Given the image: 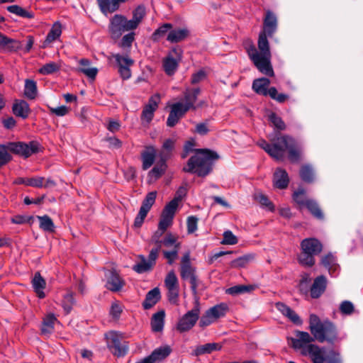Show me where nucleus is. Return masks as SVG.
Returning a JSON list of instances; mask_svg holds the SVG:
<instances>
[{
    "mask_svg": "<svg viewBox=\"0 0 363 363\" xmlns=\"http://www.w3.org/2000/svg\"><path fill=\"white\" fill-rule=\"evenodd\" d=\"M309 329L313 335L312 337L308 333L297 331L296 337H291V346L300 350L301 354L308 348V345L317 340L320 342L328 341L333 342L337 338V331L335 325L328 320L321 321L315 314H311L309 318Z\"/></svg>",
    "mask_w": 363,
    "mask_h": 363,
    "instance_id": "obj_1",
    "label": "nucleus"
},
{
    "mask_svg": "<svg viewBox=\"0 0 363 363\" xmlns=\"http://www.w3.org/2000/svg\"><path fill=\"white\" fill-rule=\"evenodd\" d=\"M194 141H187L184 145V151L189 152L195 151V155L188 160L186 167L183 168V171L196 174L199 177H205L211 172L213 161L218 159V155L216 152L208 149L194 150Z\"/></svg>",
    "mask_w": 363,
    "mask_h": 363,
    "instance_id": "obj_2",
    "label": "nucleus"
},
{
    "mask_svg": "<svg viewBox=\"0 0 363 363\" xmlns=\"http://www.w3.org/2000/svg\"><path fill=\"white\" fill-rule=\"evenodd\" d=\"M267 36V33L263 32L259 33L258 39L259 52L254 45H249L246 49L250 59L257 69L267 76L273 77L274 72L271 64V52Z\"/></svg>",
    "mask_w": 363,
    "mask_h": 363,
    "instance_id": "obj_3",
    "label": "nucleus"
},
{
    "mask_svg": "<svg viewBox=\"0 0 363 363\" xmlns=\"http://www.w3.org/2000/svg\"><path fill=\"white\" fill-rule=\"evenodd\" d=\"M164 233V231L158 228L152 235L150 243L155 245L152 249H157V254L160 252L162 246L166 248L172 247V249L169 250H162L164 257L167 259V263L171 265L178 258L181 243L178 241L177 236L171 233H167L164 238L162 239Z\"/></svg>",
    "mask_w": 363,
    "mask_h": 363,
    "instance_id": "obj_4",
    "label": "nucleus"
},
{
    "mask_svg": "<svg viewBox=\"0 0 363 363\" xmlns=\"http://www.w3.org/2000/svg\"><path fill=\"white\" fill-rule=\"evenodd\" d=\"M201 92L199 88L186 89L184 92V104L177 102L171 106V111L167 120V125L174 127L190 109H196L194 106Z\"/></svg>",
    "mask_w": 363,
    "mask_h": 363,
    "instance_id": "obj_5",
    "label": "nucleus"
},
{
    "mask_svg": "<svg viewBox=\"0 0 363 363\" xmlns=\"http://www.w3.org/2000/svg\"><path fill=\"white\" fill-rule=\"evenodd\" d=\"M274 137L270 138L272 143L270 156L277 161H283L286 152L294 138L287 135H282L279 132H274Z\"/></svg>",
    "mask_w": 363,
    "mask_h": 363,
    "instance_id": "obj_6",
    "label": "nucleus"
},
{
    "mask_svg": "<svg viewBox=\"0 0 363 363\" xmlns=\"http://www.w3.org/2000/svg\"><path fill=\"white\" fill-rule=\"evenodd\" d=\"M201 307L199 298H196L194 301V308L185 313L179 320L177 329L180 333L191 330L196 324L199 318Z\"/></svg>",
    "mask_w": 363,
    "mask_h": 363,
    "instance_id": "obj_7",
    "label": "nucleus"
},
{
    "mask_svg": "<svg viewBox=\"0 0 363 363\" xmlns=\"http://www.w3.org/2000/svg\"><path fill=\"white\" fill-rule=\"evenodd\" d=\"M108 348L117 357H123L128 350V342L123 340L121 333L111 331L106 334Z\"/></svg>",
    "mask_w": 363,
    "mask_h": 363,
    "instance_id": "obj_8",
    "label": "nucleus"
},
{
    "mask_svg": "<svg viewBox=\"0 0 363 363\" xmlns=\"http://www.w3.org/2000/svg\"><path fill=\"white\" fill-rule=\"evenodd\" d=\"M228 311V307L227 304L222 303L216 305L208 309L201 316L199 325L203 328L206 327L216 322L218 319L224 317Z\"/></svg>",
    "mask_w": 363,
    "mask_h": 363,
    "instance_id": "obj_9",
    "label": "nucleus"
},
{
    "mask_svg": "<svg viewBox=\"0 0 363 363\" xmlns=\"http://www.w3.org/2000/svg\"><path fill=\"white\" fill-rule=\"evenodd\" d=\"M6 145L9 151L24 157H28L32 154L38 152L39 149V143L36 141H30L28 143L23 142L9 143Z\"/></svg>",
    "mask_w": 363,
    "mask_h": 363,
    "instance_id": "obj_10",
    "label": "nucleus"
},
{
    "mask_svg": "<svg viewBox=\"0 0 363 363\" xmlns=\"http://www.w3.org/2000/svg\"><path fill=\"white\" fill-rule=\"evenodd\" d=\"M133 30L128 20L123 15L116 14L110 21L109 31L113 38L120 37L123 32Z\"/></svg>",
    "mask_w": 363,
    "mask_h": 363,
    "instance_id": "obj_11",
    "label": "nucleus"
},
{
    "mask_svg": "<svg viewBox=\"0 0 363 363\" xmlns=\"http://www.w3.org/2000/svg\"><path fill=\"white\" fill-rule=\"evenodd\" d=\"M158 255L157 249H152L150 252L147 260L145 256L140 255V258L141 261L133 266V270L138 273H143L149 271L155 264Z\"/></svg>",
    "mask_w": 363,
    "mask_h": 363,
    "instance_id": "obj_12",
    "label": "nucleus"
},
{
    "mask_svg": "<svg viewBox=\"0 0 363 363\" xmlns=\"http://www.w3.org/2000/svg\"><path fill=\"white\" fill-rule=\"evenodd\" d=\"M182 51L178 49H172L171 53L164 60L163 67L164 72L168 75H172L178 67L179 61L181 59Z\"/></svg>",
    "mask_w": 363,
    "mask_h": 363,
    "instance_id": "obj_13",
    "label": "nucleus"
},
{
    "mask_svg": "<svg viewBox=\"0 0 363 363\" xmlns=\"http://www.w3.org/2000/svg\"><path fill=\"white\" fill-rule=\"evenodd\" d=\"M113 57L117 62L118 72L120 73L121 77L123 79H129L131 76L130 67L133 65L134 61L128 55L123 56L119 54H116L113 55Z\"/></svg>",
    "mask_w": 363,
    "mask_h": 363,
    "instance_id": "obj_14",
    "label": "nucleus"
},
{
    "mask_svg": "<svg viewBox=\"0 0 363 363\" xmlns=\"http://www.w3.org/2000/svg\"><path fill=\"white\" fill-rule=\"evenodd\" d=\"M160 101V95L159 94H156L150 98L147 104L145 106L142 111L141 119L143 121H145L147 123H150L152 121L154 112L157 110Z\"/></svg>",
    "mask_w": 363,
    "mask_h": 363,
    "instance_id": "obj_15",
    "label": "nucleus"
},
{
    "mask_svg": "<svg viewBox=\"0 0 363 363\" xmlns=\"http://www.w3.org/2000/svg\"><path fill=\"white\" fill-rule=\"evenodd\" d=\"M320 264L328 270L330 275L336 277L340 271V265L337 262V258L328 253L321 257Z\"/></svg>",
    "mask_w": 363,
    "mask_h": 363,
    "instance_id": "obj_16",
    "label": "nucleus"
},
{
    "mask_svg": "<svg viewBox=\"0 0 363 363\" xmlns=\"http://www.w3.org/2000/svg\"><path fill=\"white\" fill-rule=\"evenodd\" d=\"M195 274L196 269L191 263L189 252H186L181 259L180 276L182 279L186 280Z\"/></svg>",
    "mask_w": 363,
    "mask_h": 363,
    "instance_id": "obj_17",
    "label": "nucleus"
},
{
    "mask_svg": "<svg viewBox=\"0 0 363 363\" xmlns=\"http://www.w3.org/2000/svg\"><path fill=\"white\" fill-rule=\"evenodd\" d=\"M301 250L313 255L320 254L323 250L322 243L315 238H306L301 242Z\"/></svg>",
    "mask_w": 363,
    "mask_h": 363,
    "instance_id": "obj_18",
    "label": "nucleus"
},
{
    "mask_svg": "<svg viewBox=\"0 0 363 363\" xmlns=\"http://www.w3.org/2000/svg\"><path fill=\"white\" fill-rule=\"evenodd\" d=\"M324 348H320L316 345H308V348L303 352V355L309 356L313 363H324Z\"/></svg>",
    "mask_w": 363,
    "mask_h": 363,
    "instance_id": "obj_19",
    "label": "nucleus"
},
{
    "mask_svg": "<svg viewBox=\"0 0 363 363\" xmlns=\"http://www.w3.org/2000/svg\"><path fill=\"white\" fill-rule=\"evenodd\" d=\"M327 279L323 275L317 277L310 288V294L312 298H319L325 291Z\"/></svg>",
    "mask_w": 363,
    "mask_h": 363,
    "instance_id": "obj_20",
    "label": "nucleus"
},
{
    "mask_svg": "<svg viewBox=\"0 0 363 363\" xmlns=\"http://www.w3.org/2000/svg\"><path fill=\"white\" fill-rule=\"evenodd\" d=\"M276 308L282 313L283 315L286 317L290 321L295 325H301L302 320L299 315L290 307L286 306L285 303L278 302L275 304Z\"/></svg>",
    "mask_w": 363,
    "mask_h": 363,
    "instance_id": "obj_21",
    "label": "nucleus"
},
{
    "mask_svg": "<svg viewBox=\"0 0 363 363\" xmlns=\"http://www.w3.org/2000/svg\"><path fill=\"white\" fill-rule=\"evenodd\" d=\"M273 183L274 186L279 189H286L289 183V177L286 171L282 168H277L274 173Z\"/></svg>",
    "mask_w": 363,
    "mask_h": 363,
    "instance_id": "obj_22",
    "label": "nucleus"
},
{
    "mask_svg": "<svg viewBox=\"0 0 363 363\" xmlns=\"http://www.w3.org/2000/svg\"><path fill=\"white\" fill-rule=\"evenodd\" d=\"M277 28V19L276 16L270 11L266 12L264 19L263 33H267L269 37H272Z\"/></svg>",
    "mask_w": 363,
    "mask_h": 363,
    "instance_id": "obj_23",
    "label": "nucleus"
},
{
    "mask_svg": "<svg viewBox=\"0 0 363 363\" xmlns=\"http://www.w3.org/2000/svg\"><path fill=\"white\" fill-rule=\"evenodd\" d=\"M124 285V281L116 271H110L107 276L106 287L112 291H120Z\"/></svg>",
    "mask_w": 363,
    "mask_h": 363,
    "instance_id": "obj_24",
    "label": "nucleus"
},
{
    "mask_svg": "<svg viewBox=\"0 0 363 363\" xmlns=\"http://www.w3.org/2000/svg\"><path fill=\"white\" fill-rule=\"evenodd\" d=\"M270 80L265 77L256 79L252 82V88L255 93L262 96H269L270 93Z\"/></svg>",
    "mask_w": 363,
    "mask_h": 363,
    "instance_id": "obj_25",
    "label": "nucleus"
},
{
    "mask_svg": "<svg viewBox=\"0 0 363 363\" xmlns=\"http://www.w3.org/2000/svg\"><path fill=\"white\" fill-rule=\"evenodd\" d=\"M12 111L15 116L23 119L28 118L30 112L28 104L23 100H16L13 104Z\"/></svg>",
    "mask_w": 363,
    "mask_h": 363,
    "instance_id": "obj_26",
    "label": "nucleus"
},
{
    "mask_svg": "<svg viewBox=\"0 0 363 363\" xmlns=\"http://www.w3.org/2000/svg\"><path fill=\"white\" fill-rule=\"evenodd\" d=\"M160 291L158 288H154L150 290L145 296L143 303V306L147 310L153 307L160 299Z\"/></svg>",
    "mask_w": 363,
    "mask_h": 363,
    "instance_id": "obj_27",
    "label": "nucleus"
},
{
    "mask_svg": "<svg viewBox=\"0 0 363 363\" xmlns=\"http://www.w3.org/2000/svg\"><path fill=\"white\" fill-rule=\"evenodd\" d=\"M176 140L174 139L169 138L164 141L161 150L160 152V160L166 162L172 156V152L174 150Z\"/></svg>",
    "mask_w": 363,
    "mask_h": 363,
    "instance_id": "obj_28",
    "label": "nucleus"
},
{
    "mask_svg": "<svg viewBox=\"0 0 363 363\" xmlns=\"http://www.w3.org/2000/svg\"><path fill=\"white\" fill-rule=\"evenodd\" d=\"M156 156V150L153 146L146 147V150L142 153L143 169H149L154 163Z\"/></svg>",
    "mask_w": 363,
    "mask_h": 363,
    "instance_id": "obj_29",
    "label": "nucleus"
},
{
    "mask_svg": "<svg viewBox=\"0 0 363 363\" xmlns=\"http://www.w3.org/2000/svg\"><path fill=\"white\" fill-rule=\"evenodd\" d=\"M145 16V9L143 6H138L133 11V18L129 21V26L135 30L143 21Z\"/></svg>",
    "mask_w": 363,
    "mask_h": 363,
    "instance_id": "obj_30",
    "label": "nucleus"
},
{
    "mask_svg": "<svg viewBox=\"0 0 363 363\" xmlns=\"http://www.w3.org/2000/svg\"><path fill=\"white\" fill-rule=\"evenodd\" d=\"M4 18L0 16V21ZM20 47L19 43L12 38H9L0 33V48L9 51L16 50Z\"/></svg>",
    "mask_w": 363,
    "mask_h": 363,
    "instance_id": "obj_31",
    "label": "nucleus"
},
{
    "mask_svg": "<svg viewBox=\"0 0 363 363\" xmlns=\"http://www.w3.org/2000/svg\"><path fill=\"white\" fill-rule=\"evenodd\" d=\"M189 34L187 28H178L171 30L167 37V40L172 43H176L184 40Z\"/></svg>",
    "mask_w": 363,
    "mask_h": 363,
    "instance_id": "obj_32",
    "label": "nucleus"
},
{
    "mask_svg": "<svg viewBox=\"0 0 363 363\" xmlns=\"http://www.w3.org/2000/svg\"><path fill=\"white\" fill-rule=\"evenodd\" d=\"M32 284L34 289V291L36 292L38 296L40 298H43L45 297V293L43 292V289L45 287L46 282L43 277L40 275V272H36L32 279Z\"/></svg>",
    "mask_w": 363,
    "mask_h": 363,
    "instance_id": "obj_33",
    "label": "nucleus"
},
{
    "mask_svg": "<svg viewBox=\"0 0 363 363\" xmlns=\"http://www.w3.org/2000/svg\"><path fill=\"white\" fill-rule=\"evenodd\" d=\"M101 11L107 15L115 12L119 9V5L116 0H97Z\"/></svg>",
    "mask_w": 363,
    "mask_h": 363,
    "instance_id": "obj_34",
    "label": "nucleus"
},
{
    "mask_svg": "<svg viewBox=\"0 0 363 363\" xmlns=\"http://www.w3.org/2000/svg\"><path fill=\"white\" fill-rule=\"evenodd\" d=\"M172 352V349L169 346L165 345L163 347H160L155 349L150 355H149V358L150 359L152 363H155L156 361L162 360L168 357Z\"/></svg>",
    "mask_w": 363,
    "mask_h": 363,
    "instance_id": "obj_35",
    "label": "nucleus"
},
{
    "mask_svg": "<svg viewBox=\"0 0 363 363\" xmlns=\"http://www.w3.org/2000/svg\"><path fill=\"white\" fill-rule=\"evenodd\" d=\"M221 346L218 343H206L205 345H199L194 350L193 354L195 356H200L204 354H210L213 351L220 350Z\"/></svg>",
    "mask_w": 363,
    "mask_h": 363,
    "instance_id": "obj_36",
    "label": "nucleus"
},
{
    "mask_svg": "<svg viewBox=\"0 0 363 363\" xmlns=\"http://www.w3.org/2000/svg\"><path fill=\"white\" fill-rule=\"evenodd\" d=\"M164 311H160L155 313L151 319V327L154 332H160L164 327Z\"/></svg>",
    "mask_w": 363,
    "mask_h": 363,
    "instance_id": "obj_37",
    "label": "nucleus"
},
{
    "mask_svg": "<svg viewBox=\"0 0 363 363\" xmlns=\"http://www.w3.org/2000/svg\"><path fill=\"white\" fill-rule=\"evenodd\" d=\"M82 67L79 71L91 79H94L97 74L98 69L96 67H89L90 62L86 59H82L79 61Z\"/></svg>",
    "mask_w": 363,
    "mask_h": 363,
    "instance_id": "obj_38",
    "label": "nucleus"
},
{
    "mask_svg": "<svg viewBox=\"0 0 363 363\" xmlns=\"http://www.w3.org/2000/svg\"><path fill=\"white\" fill-rule=\"evenodd\" d=\"M286 151H288V157L291 162H297L299 160L301 150L294 139L292 140L291 144H290Z\"/></svg>",
    "mask_w": 363,
    "mask_h": 363,
    "instance_id": "obj_39",
    "label": "nucleus"
},
{
    "mask_svg": "<svg viewBox=\"0 0 363 363\" xmlns=\"http://www.w3.org/2000/svg\"><path fill=\"white\" fill-rule=\"evenodd\" d=\"M300 177L306 183L313 182L315 174L313 167L309 164L303 165L300 169Z\"/></svg>",
    "mask_w": 363,
    "mask_h": 363,
    "instance_id": "obj_40",
    "label": "nucleus"
},
{
    "mask_svg": "<svg viewBox=\"0 0 363 363\" xmlns=\"http://www.w3.org/2000/svg\"><path fill=\"white\" fill-rule=\"evenodd\" d=\"M57 321V318L54 314H48L43 320L41 328L42 333L50 334L53 331L54 323Z\"/></svg>",
    "mask_w": 363,
    "mask_h": 363,
    "instance_id": "obj_41",
    "label": "nucleus"
},
{
    "mask_svg": "<svg viewBox=\"0 0 363 363\" xmlns=\"http://www.w3.org/2000/svg\"><path fill=\"white\" fill-rule=\"evenodd\" d=\"M255 258L253 255H245L233 259L230 262V267L233 268H242L245 267L250 262Z\"/></svg>",
    "mask_w": 363,
    "mask_h": 363,
    "instance_id": "obj_42",
    "label": "nucleus"
},
{
    "mask_svg": "<svg viewBox=\"0 0 363 363\" xmlns=\"http://www.w3.org/2000/svg\"><path fill=\"white\" fill-rule=\"evenodd\" d=\"M308 210L311 212V213L317 219H323L324 218V215L320 208L319 206L314 200H307V203H306L305 206Z\"/></svg>",
    "mask_w": 363,
    "mask_h": 363,
    "instance_id": "obj_43",
    "label": "nucleus"
},
{
    "mask_svg": "<svg viewBox=\"0 0 363 363\" xmlns=\"http://www.w3.org/2000/svg\"><path fill=\"white\" fill-rule=\"evenodd\" d=\"M7 10L10 13H14L23 18H33L34 17V14L33 12L28 11L18 5L9 6L7 7Z\"/></svg>",
    "mask_w": 363,
    "mask_h": 363,
    "instance_id": "obj_44",
    "label": "nucleus"
},
{
    "mask_svg": "<svg viewBox=\"0 0 363 363\" xmlns=\"http://www.w3.org/2000/svg\"><path fill=\"white\" fill-rule=\"evenodd\" d=\"M40 228L46 232H53L55 230V225L52 219L47 215L43 216H37Z\"/></svg>",
    "mask_w": 363,
    "mask_h": 363,
    "instance_id": "obj_45",
    "label": "nucleus"
},
{
    "mask_svg": "<svg viewBox=\"0 0 363 363\" xmlns=\"http://www.w3.org/2000/svg\"><path fill=\"white\" fill-rule=\"evenodd\" d=\"M24 94L30 99L35 98L37 94V86L35 81L30 79L26 80Z\"/></svg>",
    "mask_w": 363,
    "mask_h": 363,
    "instance_id": "obj_46",
    "label": "nucleus"
},
{
    "mask_svg": "<svg viewBox=\"0 0 363 363\" xmlns=\"http://www.w3.org/2000/svg\"><path fill=\"white\" fill-rule=\"evenodd\" d=\"M172 28V25L171 23H164L160 26L152 35V40L153 41H158L161 38H163L164 35L169 33V32Z\"/></svg>",
    "mask_w": 363,
    "mask_h": 363,
    "instance_id": "obj_47",
    "label": "nucleus"
},
{
    "mask_svg": "<svg viewBox=\"0 0 363 363\" xmlns=\"http://www.w3.org/2000/svg\"><path fill=\"white\" fill-rule=\"evenodd\" d=\"M156 197V191L149 192L143 201L142 206H140V209L145 211L146 213H148L152 205L155 203Z\"/></svg>",
    "mask_w": 363,
    "mask_h": 363,
    "instance_id": "obj_48",
    "label": "nucleus"
},
{
    "mask_svg": "<svg viewBox=\"0 0 363 363\" xmlns=\"http://www.w3.org/2000/svg\"><path fill=\"white\" fill-rule=\"evenodd\" d=\"M61 33V24L58 22L55 23L46 37L45 43L53 42L60 36Z\"/></svg>",
    "mask_w": 363,
    "mask_h": 363,
    "instance_id": "obj_49",
    "label": "nucleus"
},
{
    "mask_svg": "<svg viewBox=\"0 0 363 363\" xmlns=\"http://www.w3.org/2000/svg\"><path fill=\"white\" fill-rule=\"evenodd\" d=\"M74 303L75 301L73 293L67 292L64 295L62 306L66 314L71 312Z\"/></svg>",
    "mask_w": 363,
    "mask_h": 363,
    "instance_id": "obj_50",
    "label": "nucleus"
},
{
    "mask_svg": "<svg viewBox=\"0 0 363 363\" xmlns=\"http://www.w3.org/2000/svg\"><path fill=\"white\" fill-rule=\"evenodd\" d=\"M315 255L308 254L303 250L298 256V262L301 264L305 267H313L315 264Z\"/></svg>",
    "mask_w": 363,
    "mask_h": 363,
    "instance_id": "obj_51",
    "label": "nucleus"
},
{
    "mask_svg": "<svg viewBox=\"0 0 363 363\" xmlns=\"http://www.w3.org/2000/svg\"><path fill=\"white\" fill-rule=\"evenodd\" d=\"M254 289V286L251 285H237L230 287L226 290V293L230 295H238L250 292Z\"/></svg>",
    "mask_w": 363,
    "mask_h": 363,
    "instance_id": "obj_52",
    "label": "nucleus"
},
{
    "mask_svg": "<svg viewBox=\"0 0 363 363\" xmlns=\"http://www.w3.org/2000/svg\"><path fill=\"white\" fill-rule=\"evenodd\" d=\"M178 205L179 203L176 201L172 200L164 206L162 215L173 219Z\"/></svg>",
    "mask_w": 363,
    "mask_h": 363,
    "instance_id": "obj_53",
    "label": "nucleus"
},
{
    "mask_svg": "<svg viewBox=\"0 0 363 363\" xmlns=\"http://www.w3.org/2000/svg\"><path fill=\"white\" fill-rule=\"evenodd\" d=\"M60 68V66L54 62H50L44 65L40 68L39 72L42 74H50L57 72Z\"/></svg>",
    "mask_w": 363,
    "mask_h": 363,
    "instance_id": "obj_54",
    "label": "nucleus"
},
{
    "mask_svg": "<svg viewBox=\"0 0 363 363\" xmlns=\"http://www.w3.org/2000/svg\"><path fill=\"white\" fill-rule=\"evenodd\" d=\"M12 159L6 145H0V167L9 163Z\"/></svg>",
    "mask_w": 363,
    "mask_h": 363,
    "instance_id": "obj_55",
    "label": "nucleus"
},
{
    "mask_svg": "<svg viewBox=\"0 0 363 363\" xmlns=\"http://www.w3.org/2000/svg\"><path fill=\"white\" fill-rule=\"evenodd\" d=\"M167 165L166 162L161 161L160 164H156L150 172L149 174L155 179L160 177L164 172Z\"/></svg>",
    "mask_w": 363,
    "mask_h": 363,
    "instance_id": "obj_56",
    "label": "nucleus"
},
{
    "mask_svg": "<svg viewBox=\"0 0 363 363\" xmlns=\"http://www.w3.org/2000/svg\"><path fill=\"white\" fill-rule=\"evenodd\" d=\"M164 285L167 289L179 287L178 279L173 271H171L167 274L164 279Z\"/></svg>",
    "mask_w": 363,
    "mask_h": 363,
    "instance_id": "obj_57",
    "label": "nucleus"
},
{
    "mask_svg": "<svg viewBox=\"0 0 363 363\" xmlns=\"http://www.w3.org/2000/svg\"><path fill=\"white\" fill-rule=\"evenodd\" d=\"M325 362L327 363H342L340 354L335 350H330L325 355Z\"/></svg>",
    "mask_w": 363,
    "mask_h": 363,
    "instance_id": "obj_58",
    "label": "nucleus"
},
{
    "mask_svg": "<svg viewBox=\"0 0 363 363\" xmlns=\"http://www.w3.org/2000/svg\"><path fill=\"white\" fill-rule=\"evenodd\" d=\"M305 194V190L303 189H299L294 193L293 199L300 206H305L307 203L308 199L306 198Z\"/></svg>",
    "mask_w": 363,
    "mask_h": 363,
    "instance_id": "obj_59",
    "label": "nucleus"
},
{
    "mask_svg": "<svg viewBox=\"0 0 363 363\" xmlns=\"http://www.w3.org/2000/svg\"><path fill=\"white\" fill-rule=\"evenodd\" d=\"M269 96L279 103H284L289 98V96L287 94L283 93L279 94L275 87H270V93Z\"/></svg>",
    "mask_w": 363,
    "mask_h": 363,
    "instance_id": "obj_60",
    "label": "nucleus"
},
{
    "mask_svg": "<svg viewBox=\"0 0 363 363\" xmlns=\"http://www.w3.org/2000/svg\"><path fill=\"white\" fill-rule=\"evenodd\" d=\"M238 242L237 237L230 230H226L223 233V239L221 241V244L235 245Z\"/></svg>",
    "mask_w": 363,
    "mask_h": 363,
    "instance_id": "obj_61",
    "label": "nucleus"
},
{
    "mask_svg": "<svg viewBox=\"0 0 363 363\" xmlns=\"http://www.w3.org/2000/svg\"><path fill=\"white\" fill-rule=\"evenodd\" d=\"M269 121L279 130H283L286 128V125L283 120L274 113H272L269 115Z\"/></svg>",
    "mask_w": 363,
    "mask_h": 363,
    "instance_id": "obj_62",
    "label": "nucleus"
},
{
    "mask_svg": "<svg viewBox=\"0 0 363 363\" xmlns=\"http://www.w3.org/2000/svg\"><path fill=\"white\" fill-rule=\"evenodd\" d=\"M255 199L262 206L269 207L271 211L274 210V206L270 202L269 199L264 194L261 193H257L255 194Z\"/></svg>",
    "mask_w": 363,
    "mask_h": 363,
    "instance_id": "obj_63",
    "label": "nucleus"
},
{
    "mask_svg": "<svg viewBox=\"0 0 363 363\" xmlns=\"http://www.w3.org/2000/svg\"><path fill=\"white\" fill-rule=\"evenodd\" d=\"M44 180H45V178L43 177L27 178L26 186L35 187V188H42L43 186V181Z\"/></svg>",
    "mask_w": 363,
    "mask_h": 363,
    "instance_id": "obj_64",
    "label": "nucleus"
}]
</instances>
